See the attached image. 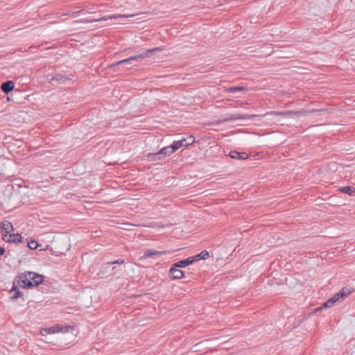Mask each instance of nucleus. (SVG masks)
Here are the masks:
<instances>
[{
    "mask_svg": "<svg viewBox=\"0 0 355 355\" xmlns=\"http://www.w3.org/2000/svg\"><path fill=\"white\" fill-rule=\"evenodd\" d=\"M170 253L168 251H158L155 250H147L144 252V255L139 259H146L148 257H155L158 255L166 254Z\"/></svg>",
    "mask_w": 355,
    "mask_h": 355,
    "instance_id": "nucleus-7",
    "label": "nucleus"
},
{
    "mask_svg": "<svg viewBox=\"0 0 355 355\" xmlns=\"http://www.w3.org/2000/svg\"><path fill=\"white\" fill-rule=\"evenodd\" d=\"M55 331L56 333H68L69 330L73 329V327L70 325H61V324H57L55 325Z\"/></svg>",
    "mask_w": 355,
    "mask_h": 355,
    "instance_id": "nucleus-16",
    "label": "nucleus"
},
{
    "mask_svg": "<svg viewBox=\"0 0 355 355\" xmlns=\"http://www.w3.org/2000/svg\"><path fill=\"white\" fill-rule=\"evenodd\" d=\"M123 263V260H116L112 262H107L104 264L103 267L105 268H110L114 263Z\"/></svg>",
    "mask_w": 355,
    "mask_h": 355,
    "instance_id": "nucleus-27",
    "label": "nucleus"
},
{
    "mask_svg": "<svg viewBox=\"0 0 355 355\" xmlns=\"http://www.w3.org/2000/svg\"><path fill=\"white\" fill-rule=\"evenodd\" d=\"M159 48L155 49H150L145 51H143L142 53L137 52V55H135L134 59L135 60H137L139 58H148L150 55H152L153 53H154L156 51H159Z\"/></svg>",
    "mask_w": 355,
    "mask_h": 355,
    "instance_id": "nucleus-10",
    "label": "nucleus"
},
{
    "mask_svg": "<svg viewBox=\"0 0 355 355\" xmlns=\"http://www.w3.org/2000/svg\"><path fill=\"white\" fill-rule=\"evenodd\" d=\"M331 166L333 168H334L336 166V171H338V170H341V169H343L345 166L343 165V164H337L336 163H332L331 164Z\"/></svg>",
    "mask_w": 355,
    "mask_h": 355,
    "instance_id": "nucleus-34",
    "label": "nucleus"
},
{
    "mask_svg": "<svg viewBox=\"0 0 355 355\" xmlns=\"http://www.w3.org/2000/svg\"><path fill=\"white\" fill-rule=\"evenodd\" d=\"M0 229L3 239L14 230L12 223L7 220H4L1 223Z\"/></svg>",
    "mask_w": 355,
    "mask_h": 355,
    "instance_id": "nucleus-5",
    "label": "nucleus"
},
{
    "mask_svg": "<svg viewBox=\"0 0 355 355\" xmlns=\"http://www.w3.org/2000/svg\"><path fill=\"white\" fill-rule=\"evenodd\" d=\"M55 329H56L55 326H53V327H51L42 329L41 331V333L42 335H44V333L47 334H55L56 333Z\"/></svg>",
    "mask_w": 355,
    "mask_h": 355,
    "instance_id": "nucleus-24",
    "label": "nucleus"
},
{
    "mask_svg": "<svg viewBox=\"0 0 355 355\" xmlns=\"http://www.w3.org/2000/svg\"><path fill=\"white\" fill-rule=\"evenodd\" d=\"M28 246L31 250H35L38 247V243L35 240H31V241L28 242Z\"/></svg>",
    "mask_w": 355,
    "mask_h": 355,
    "instance_id": "nucleus-26",
    "label": "nucleus"
},
{
    "mask_svg": "<svg viewBox=\"0 0 355 355\" xmlns=\"http://www.w3.org/2000/svg\"><path fill=\"white\" fill-rule=\"evenodd\" d=\"M340 298H342L341 295H340V293L339 291L334 294V296L331 298H329V300L331 301L333 305L334 304L335 302H336L337 301H338V300Z\"/></svg>",
    "mask_w": 355,
    "mask_h": 355,
    "instance_id": "nucleus-30",
    "label": "nucleus"
},
{
    "mask_svg": "<svg viewBox=\"0 0 355 355\" xmlns=\"http://www.w3.org/2000/svg\"><path fill=\"white\" fill-rule=\"evenodd\" d=\"M17 280H18L17 277L16 279H15V280L13 282L12 287L10 291V293H14L13 295L12 296V298L13 300L17 299L22 295V293L19 289V287H20V286H19V285H18Z\"/></svg>",
    "mask_w": 355,
    "mask_h": 355,
    "instance_id": "nucleus-9",
    "label": "nucleus"
},
{
    "mask_svg": "<svg viewBox=\"0 0 355 355\" xmlns=\"http://www.w3.org/2000/svg\"><path fill=\"white\" fill-rule=\"evenodd\" d=\"M340 298H342L341 295H340V293L339 291L334 294V296L331 298H329V300L331 301L333 305L334 304L335 302H336L337 301H338V300Z\"/></svg>",
    "mask_w": 355,
    "mask_h": 355,
    "instance_id": "nucleus-28",
    "label": "nucleus"
},
{
    "mask_svg": "<svg viewBox=\"0 0 355 355\" xmlns=\"http://www.w3.org/2000/svg\"><path fill=\"white\" fill-rule=\"evenodd\" d=\"M259 116L257 114H234L230 115L227 118H224L221 119L214 120V121L209 123V125H219L223 123H226L230 121H235L237 119H252L255 117Z\"/></svg>",
    "mask_w": 355,
    "mask_h": 355,
    "instance_id": "nucleus-2",
    "label": "nucleus"
},
{
    "mask_svg": "<svg viewBox=\"0 0 355 355\" xmlns=\"http://www.w3.org/2000/svg\"><path fill=\"white\" fill-rule=\"evenodd\" d=\"M226 91L230 93H233V92H246V91H248V88H246L245 87H239V86L230 87L228 89H227Z\"/></svg>",
    "mask_w": 355,
    "mask_h": 355,
    "instance_id": "nucleus-19",
    "label": "nucleus"
},
{
    "mask_svg": "<svg viewBox=\"0 0 355 355\" xmlns=\"http://www.w3.org/2000/svg\"><path fill=\"white\" fill-rule=\"evenodd\" d=\"M22 237L19 234H9L8 236L3 239L7 243H20L21 242Z\"/></svg>",
    "mask_w": 355,
    "mask_h": 355,
    "instance_id": "nucleus-8",
    "label": "nucleus"
},
{
    "mask_svg": "<svg viewBox=\"0 0 355 355\" xmlns=\"http://www.w3.org/2000/svg\"><path fill=\"white\" fill-rule=\"evenodd\" d=\"M186 141V140H179V141H175L171 145L173 150H174V152L178 150L184 146V142Z\"/></svg>",
    "mask_w": 355,
    "mask_h": 355,
    "instance_id": "nucleus-20",
    "label": "nucleus"
},
{
    "mask_svg": "<svg viewBox=\"0 0 355 355\" xmlns=\"http://www.w3.org/2000/svg\"><path fill=\"white\" fill-rule=\"evenodd\" d=\"M340 298H342L341 295H340V293L339 291L334 294V296L331 298H329V300L331 301L333 305L334 304L335 302H336L337 301H338V300Z\"/></svg>",
    "mask_w": 355,
    "mask_h": 355,
    "instance_id": "nucleus-29",
    "label": "nucleus"
},
{
    "mask_svg": "<svg viewBox=\"0 0 355 355\" xmlns=\"http://www.w3.org/2000/svg\"><path fill=\"white\" fill-rule=\"evenodd\" d=\"M209 257V253L207 250H203L199 254L193 256V258L194 259L195 262L198 261L200 259H207Z\"/></svg>",
    "mask_w": 355,
    "mask_h": 355,
    "instance_id": "nucleus-17",
    "label": "nucleus"
},
{
    "mask_svg": "<svg viewBox=\"0 0 355 355\" xmlns=\"http://www.w3.org/2000/svg\"><path fill=\"white\" fill-rule=\"evenodd\" d=\"M338 191L343 193H347L349 196L355 195V188L351 186L342 187L338 189Z\"/></svg>",
    "mask_w": 355,
    "mask_h": 355,
    "instance_id": "nucleus-15",
    "label": "nucleus"
},
{
    "mask_svg": "<svg viewBox=\"0 0 355 355\" xmlns=\"http://www.w3.org/2000/svg\"><path fill=\"white\" fill-rule=\"evenodd\" d=\"M133 60V57L132 56H130V58H127V59H125V60H122L121 61H119L116 64H125V63H128V62H130V61Z\"/></svg>",
    "mask_w": 355,
    "mask_h": 355,
    "instance_id": "nucleus-33",
    "label": "nucleus"
},
{
    "mask_svg": "<svg viewBox=\"0 0 355 355\" xmlns=\"http://www.w3.org/2000/svg\"><path fill=\"white\" fill-rule=\"evenodd\" d=\"M182 140H186V141L184 142V146L185 147H187L192 145L195 142V137L191 135L188 137L187 139H182Z\"/></svg>",
    "mask_w": 355,
    "mask_h": 355,
    "instance_id": "nucleus-22",
    "label": "nucleus"
},
{
    "mask_svg": "<svg viewBox=\"0 0 355 355\" xmlns=\"http://www.w3.org/2000/svg\"><path fill=\"white\" fill-rule=\"evenodd\" d=\"M340 298H342L341 295H340V293L339 291L334 294V296L331 298H329V300L331 301L333 305L334 304L335 302H336L337 301H338V300Z\"/></svg>",
    "mask_w": 355,
    "mask_h": 355,
    "instance_id": "nucleus-32",
    "label": "nucleus"
},
{
    "mask_svg": "<svg viewBox=\"0 0 355 355\" xmlns=\"http://www.w3.org/2000/svg\"><path fill=\"white\" fill-rule=\"evenodd\" d=\"M69 81H70V79L61 73H56L49 78V83L51 84H53L54 83L58 84H66Z\"/></svg>",
    "mask_w": 355,
    "mask_h": 355,
    "instance_id": "nucleus-6",
    "label": "nucleus"
},
{
    "mask_svg": "<svg viewBox=\"0 0 355 355\" xmlns=\"http://www.w3.org/2000/svg\"><path fill=\"white\" fill-rule=\"evenodd\" d=\"M174 153V150H173L171 146H168L162 148L159 150V155H161V157H163V159L166 158V157L170 156Z\"/></svg>",
    "mask_w": 355,
    "mask_h": 355,
    "instance_id": "nucleus-14",
    "label": "nucleus"
},
{
    "mask_svg": "<svg viewBox=\"0 0 355 355\" xmlns=\"http://www.w3.org/2000/svg\"><path fill=\"white\" fill-rule=\"evenodd\" d=\"M333 306L334 305H333L331 301L329 299L325 302H324L320 307L315 309V311L318 312L322 309L331 307Z\"/></svg>",
    "mask_w": 355,
    "mask_h": 355,
    "instance_id": "nucleus-23",
    "label": "nucleus"
},
{
    "mask_svg": "<svg viewBox=\"0 0 355 355\" xmlns=\"http://www.w3.org/2000/svg\"><path fill=\"white\" fill-rule=\"evenodd\" d=\"M292 112H276V111H272V112H268L266 115H275V116H277V115H287L288 114H291Z\"/></svg>",
    "mask_w": 355,
    "mask_h": 355,
    "instance_id": "nucleus-25",
    "label": "nucleus"
},
{
    "mask_svg": "<svg viewBox=\"0 0 355 355\" xmlns=\"http://www.w3.org/2000/svg\"><path fill=\"white\" fill-rule=\"evenodd\" d=\"M14 87V82L12 80H8L1 84V89L2 92H4L5 94H8L13 89Z\"/></svg>",
    "mask_w": 355,
    "mask_h": 355,
    "instance_id": "nucleus-12",
    "label": "nucleus"
},
{
    "mask_svg": "<svg viewBox=\"0 0 355 355\" xmlns=\"http://www.w3.org/2000/svg\"><path fill=\"white\" fill-rule=\"evenodd\" d=\"M229 156L232 159H246L248 158V155L245 153H239L236 150H232L230 153Z\"/></svg>",
    "mask_w": 355,
    "mask_h": 355,
    "instance_id": "nucleus-13",
    "label": "nucleus"
},
{
    "mask_svg": "<svg viewBox=\"0 0 355 355\" xmlns=\"http://www.w3.org/2000/svg\"><path fill=\"white\" fill-rule=\"evenodd\" d=\"M83 10H78V11H74V12H69V15H75L76 14H78L80 12H82Z\"/></svg>",
    "mask_w": 355,
    "mask_h": 355,
    "instance_id": "nucleus-35",
    "label": "nucleus"
},
{
    "mask_svg": "<svg viewBox=\"0 0 355 355\" xmlns=\"http://www.w3.org/2000/svg\"><path fill=\"white\" fill-rule=\"evenodd\" d=\"M352 292L350 288L344 287L340 291V295H341L342 298L348 296Z\"/></svg>",
    "mask_w": 355,
    "mask_h": 355,
    "instance_id": "nucleus-21",
    "label": "nucleus"
},
{
    "mask_svg": "<svg viewBox=\"0 0 355 355\" xmlns=\"http://www.w3.org/2000/svg\"><path fill=\"white\" fill-rule=\"evenodd\" d=\"M5 252V249L2 247H0V257Z\"/></svg>",
    "mask_w": 355,
    "mask_h": 355,
    "instance_id": "nucleus-36",
    "label": "nucleus"
},
{
    "mask_svg": "<svg viewBox=\"0 0 355 355\" xmlns=\"http://www.w3.org/2000/svg\"><path fill=\"white\" fill-rule=\"evenodd\" d=\"M121 17H124V15H119L118 16V15H111L105 16V17L99 18V19L84 18V19L76 20V21H74V23L87 24V23L96 22V21H107L109 19H113L121 18Z\"/></svg>",
    "mask_w": 355,
    "mask_h": 355,
    "instance_id": "nucleus-3",
    "label": "nucleus"
},
{
    "mask_svg": "<svg viewBox=\"0 0 355 355\" xmlns=\"http://www.w3.org/2000/svg\"><path fill=\"white\" fill-rule=\"evenodd\" d=\"M148 159L149 161H157L163 159V157L159 155V150L157 153H149L148 155Z\"/></svg>",
    "mask_w": 355,
    "mask_h": 355,
    "instance_id": "nucleus-18",
    "label": "nucleus"
},
{
    "mask_svg": "<svg viewBox=\"0 0 355 355\" xmlns=\"http://www.w3.org/2000/svg\"><path fill=\"white\" fill-rule=\"evenodd\" d=\"M180 267H175L173 263L169 270L168 275L173 279H180L184 277V272L180 270Z\"/></svg>",
    "mask_w": 355,
    "mask_h": 355,
    "instance_id": "nucleus-4",
    "label": "nucleus"
},
{
    "mask_svg": "<svg viewBox=\"0 0 355 355\" xmlns=\"http://www.w3.org/2000/svg\"><path fill=\"white\" fill-rule=\"evenodd\" d=\"M18 285L22 288H30L41 284L44 282V276L34 272H25L17 276Z\"/></svg>",
    "mask_w": 355,
    "mask_h": 355,
    "instance_id": "nucleus-1",
    "label": "nucleus"
},
{
    "mask_svg": "<svg viewBox=\"0 0 355 355\" xmlns=\"http://www.w3.org/2000/svg\"><path fill=\"white\" fill-rule=\"evenodd\" d=\"M340 298H342L341 295H340V293L339 291L334 294V296L331 298H329V300L331 301L333 305L334 304L335 302H336L337 301H338V300Z\"/></svg>",
    "mask_w": 355,
    "mask_h": 355,
    "instance_id": "nucleus-31",
    "label": "nucleus"
},
{
    "mask_svg": "<svg viewBox=\"0 0 355 355\" xmlns=\"http://www.w3.org/2000/svg\"><path fill=\"white\" fill-rule=\"evenodd\" d=\"M195 262L193 256L175 263V267L184 268Z\"/></svg>",
    "mask_w": 355,
    "mask_h": 355,
    "instance_id": "nucleus-11",
    "label": "nucleus"
}]
</instances>
